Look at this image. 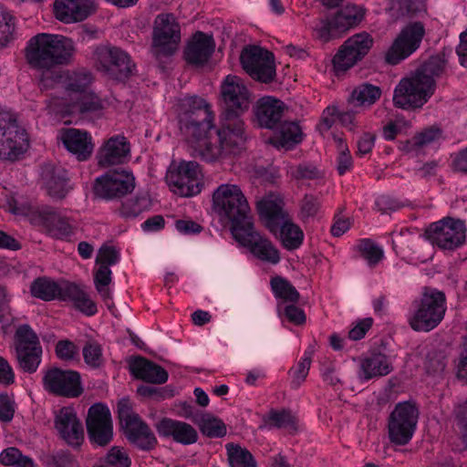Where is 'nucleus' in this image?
<instances>
[{
	"label": "nucleus",
	"instance_id": "a19ab883",
	"mask_svg": "<svg viewBox=\"0 0 467 467\" xmlns=\"http://www.w3.org/2000/svg\"><path fill=\"white\" fill-rule=\"evenodd\" d=\"M279 239L285 248L294 250L302 244L304 233L297 224L285 221L280 226Z\"/></svg>",
	"mask_w": 467,
	"mask_h": 467
},
{
	"label": "nucleus",
	"instance_id": "423d86ee",
	"mask_svg": "<svg viewBox=\"0 0 467 467\" xmlns=\"http://www.w3.org/2000/svg\"><path fill=\"white\" fill-rule=\"evenodd\" d=\"M445 311V295L436 289H426L409 313L408 323L414 331L429 332L441 322Z\"/></svg>",
	"mask_w": 467,
	"mask_h": 467
},
{
	"label": "nucleus",
	"instance_id": "603ef678",
	"mask_svg": "<svg viewBox=\"0 0 467 467\" xmlns=\"http://www.w3.org/2000/svg\"><path fill=\"white\" fill-rule=\"evenodd\" d=\"M392 9L397 11L398 16H414L426 11L424 0H395L392 3Z\"/></svg>",
	"mask_w": 467,
	"mask_h": 467
},
{
	"label": "nucleus",
	"instance_id": "bf43d9fd",
	"mask_svg": "<svg viewBox=\"0 0 467 467\" xmlns=\"http://www.w3.org/2000/svg\"><path fill=\"white\" fill-rule=\"evenodd\" d=\"M107 462L113 467H130V459L126 451L119 447H113L106 457Z\"/></svg>",
	"mask_w": 467,
	"mask_h": 467
},
{
	"label": "nucleus",
	"instance_id": "0eeeda50",
	"mask_svg": "<svg viewBox=\"0 0 467 467\" xmlns=\"http://www.w3.org/2000/svg\"><path fill=\"white\" fill-rule=\"evenodd\" d=\"M419 408L412 401L396 404L388 418V437L395 445H406L412 439L419 420Z\"/></svg>",
	"mask_w": 467,
	"mask_h": 467
},
{
	"label": "nucleus",
	"instance_id": "6ab92c4d",
	"mask_svg": "<svg viewBox=\"0 0 467 467\" xmlns=\"http://www.w3.org/2000/svg\"><path fill=\"white\" fill-rule=\"evenodd\" d=\"M241 63L254 79L269 82L275 75L274 56L265 48L255 46L245 47L241 54Z\"/></svg>",
	"mask_w": 467,
	"mask_h": 467
},
{
	"label": "nucleus",
	"instance_id": "a18cd8bd",
	"mask_svg": "<svg viewBox=\"0 0 467 467\" xmlns=\"http://www.w3.org/2000/svg\"><path fill=\"white\" fill-rule=\"evenodd\" d=\"M271 287L275 296L282 299L284 305L286 302L296 303L299 299V293L296 289L282 277L272 278Z\"/></svg>",
	"mask_w": 467,
	"mask_h": 467
},
{
	"label": "nucleus",
	"instance_id": "9b49d317",
	"mask_svg": "<svg viewBox=\"0 0 467 467\" xmlns=\"http://www.w3.org/2000/svg\"><path fill=\"white\" fill-rule=\"evenodd\" d=\"M15 350L20 369L26 373L37 370L43 349L36 332L28 326H19L15 334Z\"/></svg>",
	"mask_w": 467,
	"mask_h": 467
},
{
	"label": "nucleus",
	"instance_id": "f03ea898",
	"mask_svg": "<svg viewBox=\"0 0 467 467\" xmlns=\"http://www.w3.org/2000/svg\"><path fill=\"white\" fill-rule=\"evenodd\" d=\"M92 75L87 71L58 74L55 80L45 78V86L55 85L49 107L60 114L75 112L98 113L104 109H116L119 101L113 96L99 98L89 91Z\"/></svg>",
	"mask_w": 467,
	"mask_h": 467
},
{
	"label": "nucleus",
	"instance_id": "37998d69",
	"mask_svg": "<svg viewBox=\"0 0 467 467\" xmlns=\"http://www.w3.org/2000/svg\"><path fill=\"white\" fill-rule=\"evenodd\" d=\"M312 34L316 39L321 42H328L333 38L340 36L338 28L336 27V21L334 17L328 18H317L311 25Z\"/></svg>",
	"mask_w": 467,
	"mask_h": 467
},
{
	"label": "nucleus",
	"instance_id": "5701e85b",
	"mask_svg": "<svg viewBox=\"0 0 467 467\" xmlns=\"http://www.w3.org/2000/svg\"><path fill=\"white\" fill-rule=\"evenodd\" d=\"M41 186L52 199L65 198L73 189L67 171L58 166L46 165L41 171Z\"/></svg>",
	"mask_w": 467,
	"mask_h": 467
},
{
	"label": "nucleus",
	"instance_id": "5fc2aeb1",
	"mask_svg": "<svg viewBox=\"0 0 467 467\" xmlns=\"http://www.w3.org/2000/svg\"><path fill=\"white\" fill-rule=\"evenodd\" d=\"M268 423L289 431L296 429L295 416L290 411L285 410L271 411L268 415Z\"/></svg>",
	"mask_w": 467,
	"mask_h": 467
},
{
	"label": "nucleus",
	"instance_id": "39448f33",
	"mask_svg": "<svg viewBox=\"0 0 467 467\" xmlns=\"http://www.w3.org/2000/svg\"><path fill=\"white\" fill-rule=\"evenodd\" d=\"M249 210L246 197L238 185L223 183L214 190L213 211L223 224L230 225L232 234L251 222Z\"/></svg>",
	"mask_w": 467,
	"mask_h": 467
},
{
	"label": "nucleus",
	"instance_id": "052dcab7",
	"mask_svg": "<svg viewBox=\"0 0 467 467\" xmlns=\"http://www.w3.org/2000/svg\"><path fill=\"white\" fill-rule=\"evenodd\" d=\"M119 259V253L111 246H102L97 256V263L99 265H113L118 263Z\"/></svg>",
	"mask_w": 467,
	"mask_h": 467
},
{
	"label": "nucleus",
	"instance_id": "e433bc0d",
	"mask_svg": "<svg viewBox=\"0 0 467 467\" xmlns=\"http://www.w3.org/2000/svg\"><path fill=\"white\" fill-rule=\"evenodd\" d=\"M302 130L296 122H285L280 130L270 139V143L279 148H290L302 140Z\"/></svg>",
	"mask_w": 467,
	"mask_h": 467
},
{
	"label": "nucleus",
	"instance_id": "c85d7f7f",
	"mask_svg": "<svg viewBox=\"0 0 467 467\" xmlns=\"http://www.w3.org/2000/svg\"><path fill=\"white\" fill-rule=\"evenodd\" d=\"M285 104L271 96H265L257 100L254 106V116L261 128L274 129L280 121Z\"/></svg>",
	"mask_w": 467,
	"mask_h": 467
},
{
	"label": "nucleus",
	"instance_id": "b1692460",
	"mask_svg": "<svg viewBox=\"0 0 467 467\" xmlns=\"http://www.w3.org/2000/svg\"><path fill=\"white\" fill-rule=\"evenodd\" d=\"M130 154V145L123 135H115L108 139L97 153L98 164L107 168L126 162Z\"/></svg>",
	"mask_w": 467,
	"mask_h": 467
},
{
	"label": "nucleus",
	"instance_id": "ddd939ff",
	"mask_svg": "<svg viewBox=\"0 0 467 467\" xmlns=\"http://www.w3.org/2000/svg\"><path fill=\"white\" fill-rule=\"evenodd\" d=\"M221 95L224 105L223 117L240 118L246 112L252 103V95L244 80L228 75L221 85Z\"/></svg>",
	"mask_w": 467,
	"mask_h": 467
},
{
	"label": "nucleus",
	"instance_id": "ea45409f",
	"mask_svg": "<svg viewBox=\"0 0 467 467\" xmlns=\"http://www.w3.org/2000/svg\"><path fill=\"white\" fill-rule=\"evenodd\" d=\"M225 449L230 467H257L254 457L246 448L228 443Z\"/></svg>",
	"mask_w": 467,
	"mask_h": 467
},
{
	"label": "nucleus",
	"instance_id": "8fccbe9b",
	"mask_svg": "<svg viewBox=\"0 0 467 467\" xmlns=\"http://www.w3.org/2000/svg\"><path fill=\"white\" fill-rule=\"evenodd\" d=\"M358 250L370 266L376 265L384 257L382 247L369 239L361 240L358 244Z\"/></svg>",
	"mask_w": 467,
	"mask_h": 467
},
{
	"label": "nucleus",
	"instance_id": "412c9836",
	"mask_svg": "<svg viewBox=\"0 0 467 467\" xmlns=\"http://www.w3.org/2000/svg\"><path fill=\"white\" fill-rule=\"evenodd\" d=\"M44 389L50 393L75 398L81 394L79 374L73 370H63L53 368L43 377Z\"/></svg>",
	"mask_w": 467,
	"mask_h": 467
},
{
	"label": "nucleus",
	"instance_id": "338daca9",
	"mask_svg": "<svg viewBox=\"0 0 467 467\" xmlns=\"http://www.w3.org/2000/svg\"><path fill=\"white\" fill-rule=\"evenodd\" d=\"M376 136L372 133H364L357 142V155L359 157L370 153L375 145Z\"/></svg>",
	"mask_w": 467,
	"mask_h": 467
},
{
	"label": "nucleus",
	"instance_id": "7ed1b4c3",
	"mask_svg": "<svg viewBox=\"0 0 467 467\" xmlns=\"http://www.w3.org/2000/svg\"><path fill=\"white\" fill-rule=\"evenodd\" d=\"M76 52L74 41L62 35L39 33L29 39L26 48L27 63L43 71L40 85L44 89L56 91L55 85H44V79L55 80L58 74L69 71L55 69L56 67L69 63Z\"/></svg>",
	"mask_w": 467,
	"mask_h": 467
},
{
	"label": "nucleus",
	"instance_id": "aec40b11",
	"mask_svg": "<svg viewBox=\"0 0 467 467\" xmlns=\"http://www.w3.org/2000/svg\"><path fill=\"white\" fill-rule=\"evenodd\" d=\"M135 179L127 170H114L98 177L94 183V193L102 199L122 197L133 191Z\"/></svg>",
	"mask_w": 467,
	"mask_h": 467
},
{
	"label": "nucleus",
	"instance_id": "dca6fc26",
	"mask_svg": "<svg viewBox=\"0 0 467 467\" xmlns=\"http://www.w3.org/2000/svg\"><path fill=\"white\" fill-rule=\"evenodd\" d=\"M427 235L438 247L452 250L465 242L466 227L462 220L444 218L431 224L427 230Z\"/></svg>",
	"mask_w": 467,
	"mask_h": 467
},
{
	"label": "nucleus",
	"instance_id": "f704fd0d",
	"mask_svg": "<svg viewBox=\"0 0 467 467\" xmlns=\"http://www.w3.org/2000/svg\"><path fill=\"white\" fill-rule=\"evenodd\" d=\"M283 200L276 194H268L257 202V209L269 230L275 234L277 221L282 216Z\"/></svg>",
	"mask_w": 467,
	"mask_h": 467
},
{
	"label": "nucleus",
	"instance_id": "680f3d73",
	"mask_svg": "<svg viewBox=\"0 0 467 467\" xmlns=\"http://www.w3.org/2000/svg\"><path fill=\"white\" fill-rule=\"evenodd\" d=\"M320 211V202L317 197L306 195L301 204V214L305 218L314 217Z\"/></svg>",
	"mask_w": 467,
	"mask_h": 467
},
{
	"label": "nucleus",
	"instance_id": "cd10ccee",
	"mask_svg": "<svg viewBox=\"0 0 467 467\" xmlns=\"http://www.w3.org/2000/svg\"><path fill=\"white\" fill-rule=\"evenodd\" d=\"M214 48L215 43L213 36L199 31L188 42L184 57L188 63L202 66L209 60Z\"/></svg>",
	"mask_w": 467,
	"mask_h": 467
},
{
	"label": "nucleus",
	"instance_id": "69168bd1",
	"mask_svg": "<svg viewBox=\"0 0 467 467\" xmlns=\"http://www.w3.org/2000/svg\"><path fill=\"white\" fill-rule=\"evenodd\" d=\"M373 319L370 317L361 319L354 324L348 332V337L352 340H358L364 337L366 333L371 327Z\"/></svg>",
	"mask_w": 467,
	"mask_h": 467
},
{
	"label": "nucleus",
	"instance_id": "0e129e2a",
	"mask_svg": "<svg viewBox=\"0 0 467 467\" xmlns=\"http://www.w3.org/2000/svg\"><path fill=\"white\" fill-rule=\"evenodd\" d=\"M57 356L62 360H72L78 355V348L69 340H61L56 346Z\"/></svg>",
	"mask_w": 467,
	"mask_h": 467
},
{
	"label": "nucleus",
	"instance_id": "2eb2a0df",
	"mask_svg": "<svg viewBox=\"0 0 467 467\" xmlns=\"http://www.w3.org/2000/svg\"><path fill=\"white\" fill-rule=\"evenodd\" d=\"M425 27L420 22H411L401 28L386 54L389 64L396 65L412 55L420 46Z\"/></svg>",
	"mask_w": 467,
	"mask_h": 467
},
{
	"label": "nucleus",
	"instance_id": "393cba45",
	"mask_svg": "<svg viewBox=\"0 0 467 467\" xmlns=\"http://www.w3.org/2000/svg\"><path fill=\"white\" fill-rule=\"evenodd\" d=\"M55 427L60 437L71 446H78L83 441V427L70 407L60 409L55 417Z\"/></svg>",
	"mask_w": 467,
	"mask_h": 467
},
{
	"label": "nucleus",
	"instance_id": "a878e982",
	"mask_svg": "<svg viewBox=\"0 0 467 467\" xmlns=\"http://www.w3.org/2000/svg\"><path fill=\"white\" fill-rule=\"evenodd\" d=\"M59 140L65 148L80 161H87L93 152V140L88 131L74 128L65 129L60 131Z\"/></svg>",
	"mask_w": 467,
	"mask_h": 467
},
{
	"label": "nucleus",
	"instance_id": "a211bd4d",
	"mask_svg": "<svg viewBox=\"0 0 467 467\" xmlns=\"http://www.w3.org/2000/svg\"><path fill=\"white\" fill-rule=\"evenodd\" d=\"M234 238L259 260L276 265L280 262V254L276 247L265 237L255 232L252 222L242 229H235Z\"/></svg>",
	"mask_w": 467,
	"mask_h": 467
},
{
	"label": "nucleus",
	"instance_id": "1a4fd4ad",
	"mask_svg": "<svg viewBox=\"0 0 467 467\" xmlns=\"http://www.w3.org/2000/svg\"><path fill=\"white\" fill-rule=\"evenodd\" d=\"M29 148L26 130L6 113L0 112V160L16 161Z\"/></svg>",
	"mask_w": 467,
	"mask_h": 467
},
{
	"label": "nucleus",
	"instance_id": "e2e57ef3",
	"mask_svg": "<svg viewBox=\"0 0 467 467\" xmlns=\"http://www.w3.org/2000/svg\"><path fill=\"white\" fill-rule=\"evenodd\" d=\"M118 412L123 428L126 427L128 423L133 422V420L140 419L137 414L132 412L130 402L128 399H122L119 401Z\"/></svg>",
	"mask_w": 467,
	"mask_h": 467
},
{
	"label": "nucleus",
	"instance_id": "58836bf2",
	"mask_svg": "<svg viewBox=\"0 0 467 467\" xmlns=\"http://www.w3.org/2000/svg\"><path fill=\"white\" fill-rule=\"evenodd\" d=\"M441 138V132L439 129L426 130L403 143L401 149L406 152L418 154L425 147L438 141Z\"/></svg>",
	"mask_w": 467,
	"mask_h": 467
},
{
	"label": "nucleus",
	"instance_id": "774afa93",
	"mask_svg": "<svg viewBox=\"0 0 467 467\" xmlns=\"http://www.w3.org/2000/svg\"><path fill=\"white\" fill-rule=\"evenodd\" d=\"M454 420L461 431H467V400L458 402L454 409Z\"/></svg>",
	"mask_w": 467,
	"mask_h": 467
},
{
	"label": "nucleus",
	"instance_id": "09e8293b",
	"mask_svg": "<svg viewBox=\"0 0 467 467\" xmlns=\"http://www.w3.org/2000/svg\"><path fill=\"white\" fill-rule=\"evenodd\" d=\"M338 154L337 157V169L340 175L349 171L353 164V159L345 140L337 135L333 136Z\"/></svg>",
	"mask_w": 467,
	"mask_h": 467
},
{
	"label": "nucleus",
	"instance_id": "4d7b16f0",
	"mask_svg": "<svg viewBox=\"0 0 467 467\" xmlns=\"http://www.w3.org/2000/svg\"><path fill=\"white\" fill-rule=\"evenodd\" d=\"M83 357L85 362L92 367L99 368L103 364L102 348L96 342H88L83 348Z\"/></svg>",
	"mask_w": 467,
	"mask_h": 467
},
{
	"label": "nucleus",
	"instance_id": "bb28decb",
	"mask_svg": "<svg viewBox=\"0 0 467 467\" xmlns=\"http://www.w3.org/2000/svg\"><path fill=\"white\" fill-rule=\"evenodd\" d=\"M93 9V0H55L54 2L56 18L66 24L85 20Z\"/></svg>",
	"mask_w": 467,
	"mask_h": 467
},
{
	"label": "nucleus",
	"instance_id": "20e7f679",
	"mask_svg": "<svg viewBox=\"0 0 467 467\" xmlns=\"http://www.w3.org/2000/svg\"><path fill=\"white\" fill-rule=\"evenodd\" d=\"M441 71V61L431 57L414 74L399 82L394 89V105L404 109L421 108L433 95L434 77Z\"/></svg>",
	"mask_w": 467,
	"mask_h": 467
},
{
	"label": "nucleus",
	"instance_id": "13d9d810",
	"mask_svg": "<svg viewBox=\"0 0 467 467\" xmlns=\"http://www.w3.org/2000/svg\"><path fill=\"white\" fill-rule=\"evenodd\" d=\"M279 316L284 315L288 321L295 325H302L306 322V315L303 309L295 306L294 303L284 305L279 303L277 306Z\"/></svg>",
	"mask_w": 467,
	"mask_h": 467
},
{
	"label": "nucleus",
	"instance_id": "473e14b6",
	"mask_svg": "<svg viewBox=\"0 0 467 467\" xmlns=\"http://www.w3.org/2000/svg\"><path fill=\"white\" fill-rule=\"evenodd\" d=\"M390 359L383 354H372L360 359L358 377L363 380L383 377L392 371Z\"/></svg>",
	"mask_w": 467,
	"mask_h": 467
},
{
	"label": "nucleus",
	"instance_id": "f3484780",
	"mask_svg": "<svg viewBox=\"0 0 467 467\" xmlns=\"http://www.w3.org/2000/svg\"><path fill=\"white\" fill-rule=\"evenodd\" d=\"M373 45L372 36L367 32L353 35L340 47L333 57L336 71H346L355 66L369 51Z\"/></svg>",
	"mask_w": 467,
	"mask_h": 467
},
{
	"label": "nucleus",
	"instance_id": "49530a36",
	"mask_svg": "<svg viewBox=\"0 0 467 467\" xmlns=\"http://www.w3.org/2000/svg\"><path fill=\"white\" fill-rule=\"evenodd\" d=\"M0 462L5 466L14 467H36L34 461L23 455L15 447H9L0 453Z\"/></svg>",
	"mask_w": 467,
	"mask_h": 467
},
{
	"label": "nucleus",
	"instance_id": "f8f14e48",
	"mask_svg": "<svg viewBox=\"0 0 467 467\" xmlns=\"http://www.w3.org/2000/svg\"><path fill=\"white\" fill-rule=\"evenodd\" d=\"M181 26L172 14L156 16L152 34V52L157 57L173 55L181 43Z\"/></svg>",
	"mask_w": 467,
	"mask_h": 467
},
{
	"label": "nucleus",
	"instance_id": "3c124183",
	"mask_svg": "<svg viewBox=\"0 0 467 467\" xmlns=\"http://www.w3.org/2000/svg\"><path fill=\"white\" fill-rule=\"evenodd\" d=\"M311 351H305L304 356L298 363L290 369L289 374L292 379V385L294 388H298L307 377L311 364Z\"/></svg>",
	"mask_w": 467,
	"mask_h": 467
},
{
	"label": "nucleus",
	"instance_id": "2f4dec72",
	"mask_svg": "<svg viewBox=\"0 0 467 467\" xmlns=\"http://www.w3.org/2000/svg\"><path fill=\"white\" fill-rule=\"evenodd\" d=\"M130 369L135 378L150 383L161 384L168 379V373L164 368L144 358L131 359Z\"/></svg>",
	"mask_w": 467,
	"mask_h": 467
},
{
	"label": "nucleus",
	"instance_id": "f257e3e1",
	"mask_svg": "<svg viewBox=\"0 0 467 467\" xmlns=\"http://www.w3.org/2000/svg\"><path fill=\"white\" fill-rule=\"evenodd\" d=\"M177 113L182 134L205 161L213 162L228 154L238 153L246 140L241 118L223 117L220 129L213 132L212 113L199 97L181 99Z\"/></svg>",
	"mask_w": 467,
	"mask_h": 467
},
{
	"label": "nucleus",
	"instance_id": "c756f323",
	"mask_svg": "<svg viewBox=\"0 0 467 467\" xmlns=\"http://www.w3.org/2000/svg\"><path fill=\"white\" fill-rule=\"evenodd\" d=\"M157 431L161 436L171 437L174 441L189 445L198 439L197 431L189 423L171 419H163L158 422Z\"/></svg>",
	"mask_w": 467,
	"mask_h": 467
},
{
	"label": "nucleus",
	"instance_id": "6e6552de",
	"mask_svg": "<svg viewBox=\"0 0 467 467\" xmlns=\"http://www.w3.org/2000/svg\"><path fill=\"white\" fill-rule=\"evenodd\" d=\"M166 182L174 193L193 196L202 191V172L195 161H172L166 173Z\"/></svg>",
	"mask_w": 467,
	"mask_h": 467
},
{
	"label": "nucleus",
	"instance_id": "79ce46f5",
	"mask_svg": "<svg viewBox=\"0 0 467 467\" xmlns=\"http://www.w3.org/2000/svg\"><path fill=\"white\" fill-rule=\"evenodd\" d=\"M381 96V90L379 87L371 84H362L357 87L352 94V101L357 105L364 108H369Z\"/></svg>",
	"mask_w": 467,
	"mask_h": 467
},
{
	"label": "nucleus",
	"instance_id": "c9c22d12",
	"mask_svg": "<svg viewBox=\"0 0 467 467\" xmlns=\"http://www.w3.org/2000/svg\"><path fill=\"white\" fill-rule=\"evenodd\" d=\"M365 16V10L362 6L347 5L339 9L333 16L336 21V27L340 34L358 26Z\"/></svg>",
	"mask_w": 467,
	"mask_h": 467
},
{
	"label": "nucleus",
	"instance_id": "4468645a",
	"mask_svg": "<svg viewBox=\"0 0 467 467\" xmlns=\"http://www.w3.org/2000/svg\"><path fill=\"white\" fill-rule=\"evenodd\" d=\"M26 217L31 224L39 227L56 239H66L73 234V226L68 218L62 216L49 206H33Z\"/></svg>",
	"mask_w": 467,
	"mask_h": 467
},
{
	"label": "nucleus",
	"instance_id": "c03bdc74",
	"mask_svg": "<svg viewBox=\"0 0 467 467\" xmlns=\"http://www.w3.org/2000/svg\"><path fill=\"white\" fill-rule=\"evenodd\" d=\"M16 35V18L12 13L0 5V48L7 47Z\"/></svg>",
	"mask_w": 467,
	"mask_h": 467
},
{
	"label": "nucleus",
	"instance_id": "4c0bfd02",
	"mask_svg": "<svg viewBox=\"0 0 467 467\" xmlns=\"http://www.w3.org/2000/svg\"><path fill=\"white\" fill-rule=\"evenodd\" d=\"M30 292L33 296L44 301H51L56 298L61 300L62 285L47 277H39L32 282Z\"/></svg>",
	"mask_w": 467,
	"mask_h": 467
},
{
	"label": "nucleus",
	"instance_id": "72a5a7b5",
	"mask_svg": "<svg viewBox=\"0 0 467 467\" xmlns=\"http://www.w3.org/2000/svg\"><path fill=\"white\" fill-rule=\"evenodd\" d=\"M124 430L128 440L141 450H152L157 444V438L154 433L140 419L128 423Z\"/></svg>",
	"mask_w": 467,
	"mask_h": 467
},
{
	"label": "nucleus",
	"instance_id": "6e6d98bb",
	"mask_svg": "<svg viewBox=\"0 0 467 467\" xmlns=\"http://www.w3.org/2000/svg\"><path fill=\"white\" fill-rule=\"evenodd\" d=\"M202 432L208 437H223L226 434L224 423L213 417L203 418L201 423Z\"/></svg>",
	"mask_w": 467,
	"mask_h": 467
},
{
	"label": "nucleus",
	"instance_id": "864d4df0",
	"mask_svg": "<svg viewBox=\"0 0 467 467\" xmlns=\"http://www.w3.org/2000/svg\"><path fill=\"white\" fill-rule=\"evenodd\" d=\"M410 122L404 118L397 117L382 128V137L386 140H393L397 136L406 134L410 129Z\"/></svg>",
	"mask_w": 467,
	"mask_h": 467
},
{
	"label": "nucleus",
	"instance_id": "de8ad7c7",
	"mask_svg": "<svg viewBox=\"0 0 467 467\" xmlns=\"http://www.w3.org/2000/svg\"><path fill=\"white\" fill-rule=\"evenodd\" d=\"M112 272L108 265H99L94 274L95 287L104 301L111 298V292L109 287L112 280Z\"/></svg>",
	"mask_w": 467,
	"mask_h": 467
},
{
	"label": "nucleus",
	"instance_id": "9d476101",
	"mask_svg": "<svg viewBox=\"0 0 467 467\" xmlns=\"http://www.w3.org/2000/svg\"><path fill=\"white\" fill-rule=\"evenodd\" d=\"M93 66L106 76L120 79L132 70L130 56L122 49L110 45L96 47L90 56Z\"/></svg>",
	"mask_w": 467,
	"mask_h": 467
},
{
	"label": "nucleus",
	"instance_id": "7c9ffc66",
	"mask_svg": "<svg viewBox=\"0 0 467 467\" xmlns=\"http://www.w3.org/2000/svg\"><path fill=\"white\" fill-rule=\"evenodd\" d=\"M61 300L71 304V306L86 316H94L98 307L89 294L81 285L76 284H63Z\"/></svg>",
	"mask_w": 467,
	"mask_h": 467
},
{
	"label": "nucleus",
	"instance_id": "4be33fe9",
	"mask_svg": "<svg viewBox=\"0 0 467 467\" xmlns=\"http://www.w3.org/2000/svg\"><path fill=\"white\" fill-rule=\"evenodd\" d=\"M87 429L89 439L99 446L107 445L112 439V422L108 407L97 403L88 410Z\"/></svg>",
	"mask_w": 467,
	"mask_h": 467
}]
</instances>
